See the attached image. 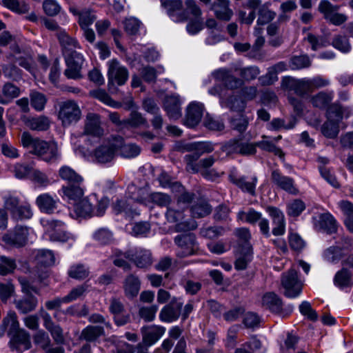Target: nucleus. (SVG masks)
Returning a JSON list of instances; mask_svg holds the SVG:
<instances>
[{
    "instance_id": "29",
    "label": "nucleus",
    "mask_w": 353,
    "mask_h": 353,
    "mask_svg": "<svg viewBox=\"0 0 353 353\" xmlns=\"http://www.w3.org/2000/svg\"><path fill=\"white\" fill-rule=\"evenodd\" d=\"M262 305L274 313H280L283 303L281 298L274 292H267L262 297Z\"/></svg>"
},
{
    "instance_id": "60",
    "label": "nucleus",
    "mask_w": 353,
    "mask_h": 353,
    "mask_svg": "<svg viewBox=\"0 0 353 353\" xmlns=\"http://www.w3.org/2000/svg\"><path fill=\"white\" fill-rule=\"evenodd\" d=\"M293 90L294 92L299 96H303L305 94L312 92L310 81L309 79H302L294 82Z\"/></svg>"
},
{
    "instance_id": "44",
    "label": "nucleus",
    "mask_w": 353,
    "mask_h": 353,
    "mask_svg": "<svg viewBox=\"0 0 353 353\" xmlns=\"http://www.w3.org/2000/svg\"><path fill=\"white\" fill-rule=\"evenodd\" d=\"M2 5L11 11L24 14L29 11V6L23 1L19 0H1Z\"/></svg>"
},
{
    "instance_id": "50",
    "label": "nucleus",
    "mask_w": 353,
    "mask_h": 353,
    "mask_svg": "<svg viewBox=\"0 0 353 353\" xmlns=\"http://www.w3.org/2000/svg\"><path fill=\"white\" fill-rule=\"evenodd\" d=\"M121 155L125 158H134L138 156L141 152L140 148L134 143H123V139L121 137V145L118 147Z\"/></svg>"
},
{
    "instance_id": "47",
    "label": "nucleus",
    "mask_w": 353,
    "mask_h": 353,
    "mask_svg": "<svg viewBox=\"0 0 353 353\" xmlns=\"http://www.w3.org/2000/svg\"><path fill=\"white\" fill-rule=\"evenodd\" d=\"M262 139H263L261 141L256 142L257 147H259L261 149L265 151L272 152L280 158L284 157V153L283 152L281 149L277 148L274 144L272 141L269 140V137L266 136H263Z\"/></svg>"
},
{
    "instance_id": "39",
    "label": "nucleus",
    "mask_w": 353,
    "mask_h": 353,
    "mask_svg": "<svg viewBox=\"0 0 353 353\" xmlns=\"http://www.w3.org/2000/svg\"><path fill=\"white\" fill-rule=\"evenodd\" d=\"M68 276L76 280H83L88 277L90 269L81 263L74 264L70 266L68 272Z\"/></svg>"
},
{
    "instance_id": "16",
    "label": "nucleus",
    "mask_w": 353,
    "mask_h": 353,
    "mask_svg": "<svg viewBox=\"0 0 353 353\" xmlns=\"http://www.w3.org/2000/svg\"><path fill=\"white\" fill-rule=\"evenodd\" d=\"M313 223L317 230L325 231L329 234L335 233L338 228L336 220L330 212L321 213L313 217Z\"/></svg>"
},
{
    "instance_id": "43",
    "label": "nucleus",
    "mask_w": 353,
    "mask_h": 353,
    "mask_svg": "<svg viewBox=\"0 0 353 353\" xmlns=\"http://www.w3.org/2000/svg\"><path fill=\"white\" fill-rule=\"evenodd\" d=\"M262 214L254 208H250L247 212L239 211L237 219L254 225L262 219Z\"/></svg>"
},
{
    "instance_id": "63",
    "label": "nucleus",
    "mask_w": 353,
    "mask_h": 353,
    "mask_svg": "<svg viewBox=\"0 0 353 353\" xmlns=\"http://www.w3.org/2000/svg\"><path fill=\"white\" fill-rule=\"evenodd\" d=\"M332 45L336 49L342 52H347L350 50L351 46L347 37L343 35H336L333 38Z\"/></svg>"
},
{
    "instance_id": "22",
    "label": "nucleus",
    "mask_w": 353,
    "mask_h": 353,
    "mask_svg": "<svg viewBox=\"0 0 353 353\" xmlns=\"http://www.w3.org/2000/svg\"><path fill=\"white\" fill-rule=\"evenodd\" d=\"M165 329L159 325L145 326L141 328L143 343L150 346L155 343L165 333Z\"/></svg>"
},
{
    "instance_id": "40",
    "label": "nucleus",
    "mask_w": 353,
    "mask_h": 353,
    "mask_svg": "<svg viewBox=\"0 0 353 353\" xmlns=\"http://www.w3.org/2000/svg\"><path fill=\"white\" fill-rule=\"evenodd\" d=\"M212 10H214L215 17L222 21H228L233 15V11L230 8V3L213 4Z\"/></svg>"
},
{
    "instance_id": "51",
    "label": "nucleus",
    "mask_w": 353,
    "mask_h": 353,
    "mask_svg": "<svg viewBox=\"0 0 353 353\" xmlns=\"http://www.w3.org/2000/svg\"><path fill=\"white\" fill-rule=\"evenodd\" d=\"M321 132L327 138L334 139L339 132V123L332 119H328L321 126Z\"/></svg>"
},
{
    "instance_id": "54",
    "label": "nucleus",
    "mask_w": 353,
    "mask_h": 353,
    "mask_svg": "<svg viewBox=\"0 0 353 353\" xmlns=\"http://www.w3.org/2000/svg\"><path fill=\"white\" fill-rule=\"evenodd\" d=\"M14 341L19 345H22L24 350H28L31 347L30 334L23 329H19L12 333Z\"/></svg>"
},
{
    "instance_id": "30",
    "label": "nucleus",
    "mask_w": 353,
    "mask_h": 353,
    "mask_svg": "<svg viewBox=\"0 0 353 353\" xmlns=\"http://www.w3.org/2000/svg\"><path fill=\"white\" fill-rule=\"evenodd\" d=\"M105 334L104 328L99 325H88L81 331L80 339L87 342H94Z\"/></svg>"
},
{
    "instance_id": "5",
    "label": "nucleus",
    "mask_w": 353,
    "mask_h": 353,
    "mask_svg": "<svg viewBox=\"0 0 353 353\" xmlns=\"http://www.w3.org/2000/svg\"><path fill=\"white\" fill-rule=\"evenodd\" d=\"M46 231L49 233L50 239L52 241L61 243H73L76 240L74 234L68 231L59 230L65 225V223L61 220H47L43 224Z\"/></svg>"
},
{
    "instance_id": "17",
    "label": "nucleus",
    "mask_w": 353,
    "mask_h": 353,
    "mask_svg": "<svg viewBox=\"0 0 353 353\" xmlns=\"http://www.w3.org/2000/svg\"><path fill=\"white\" fill-rule=\"evenodd\" d=\"M104 130L101 126L100 116L95 113H89L86 116L83 134L94 138H101Z\"/></svg>"
},
{
    "instance_id": "6",
    "label": "nucleus",
    "mask_w": 353,
    "mask_h": 353,
    "mask_svg": "<svg viewBox=\"0 0 353 353\" xmlns=\"http://www.w3.org/2000/svg\"><path fill=\"white\" fill-rule=\"evenodd\" d=\"M281 285L285 290L284 295L288 298H296L301 293L302 282L299 279L297 272L292 268L282 274Z\"/></svg>"
},
{
    "instance_id": "31",
    "label": "nucleus",
    "mask_w": 353,
    "mask_h": 353,
    "mask_svg": "<svg viewBox=\"0 0 353 353\" xmlns=\"http://www.w3.org/2000/svg\"><path fill=\"white\" fill-rule=\"evenodd\" d=\"M20 89L11 83H6L2 87V95L0 96V103L8 104L20 94Z\"/></svg>"
},
{
    "instance_id": "2",
    "label": "nucleus",
    "mask_w": 353,
    "mask_h": 353,
    "mask_svg": "<svg viewBox=\"0 0 353 353\" xmlns=\"http://www.w3.org/2000/svg\"><path fill=\"white\" fill-rule=\"evenodd\" d=\"M60 178L67 183L63 185V196L70 201H77L84 194L83 178L74 169L68 165H63L59 170Z\"/></svg>"
},
{
    "instance_id": "3",
    "label": "nucleus",
    "mask_w": 353,
    "mask_h": 353,
    "mask_svg": "<svg viewBox=\"0 0 353 353\" xmlns=\"http://www.w3.org/2000/svg\"><path fill=\"white\" fill-rule=\"evenodd\" d=\"M58 118L63 126L68 127L77 123L81 117V110L74 100H67L59 103Z\"/></svg>"
},
{
    "instance_id": "53",
    "label": "nucleus",
    "mask_w": 353,
    "mask_h": 353,
    "mask_svg": "<svg viewBox=\"0 0 353 353\" xmlns=\"http://www.w3.org/2000/svg\"><path fill=\"white\" fill-rule=\"evenodd\" d=\"M311 65L310 57L306 55L294 56L290 61V66L292 70H301Z\"/></svg>"
},
{
    "instance_id": "9",
    "label": "nucleus",
    "mask_w": 353,
    "mask_h": 353,
    "mask_svg": "<svg viewBox=\"0 0 353 353\" xmlns=\"http://www.w3.org/2000/svg\"><path fill=\"white\" fill-rule=\"evenodd\" d=\"M339 9V6H334L327 0H322L319 4V12L327 21L334 26H341L347 20L346 14L336 12Z\"/></svg>"
},
{
    "instance_id": "46",
    "label": "nucleus",
    "mask_w": 353,
    "mask_h": 353,
    "mask_svg": "<svg viewBox=\"0 0 353 353\" xmlns=\"http://www.w3.org/2000/svg\"><path fill=\"white\" fill-rule=\"evenodd\" d=\"M30 105L37 111H42L47 103L46 95L36 90H32L30 93Z\"/></svg>"
},
{
    "instance_id": "37",
    "label": "nucleus",
    "mask_w": 353,
    "mask_h": 353,
    "mask_svg": "<svg viewBox=\"0 0 353 353\" xmlns=\"http://www.w3.org/2000/svg\"><path fill=\"white\" fill-rule=\"evenodd\" d=\"M229 144L234 151L243 155H251L255 154L256 152V143H242L239 141L234 140L230 141Z\"/></svg>"
},
{
    "instance_id": "27",
    "label": "nucleus",
    "mask_w": 353,
    "mask_h": 353,
    "mask_svg": "<svg viewBox=\"0 0 353 353\" xmlns=\"http://www.w3.org/2000/svg\"><path fill=\"white\" fill-rule=\"evenodd\" d=\"M70 12L72 13L73 15L78 17V23L81 28L89 27L97 19L94 12L88 8L79 10L76 7H70Z\"/></svg>"
},
{
    "instance_id": "64",
    "label": "nucleus",
    "mask_w": 353,
    "mask_h": 353,
    "mask_svg": "<svg viewBox=\"0 0 353 353\" xmlns=\"http://www.w3.org/2000/svg\"><path fill=\"white\" fill-rule=\"evenodd\" d=\"M260 348L261 341L256 338H253L237 348L234 353H253L254 350Z\"/></svg>"
},
{
    "instance_id": "12",
    "label": "nucleus",
    "mask_w": 353,
    "mask_h": 353,
    "mask_svg": "<svg viewBox=\"0 0 353 353\" xmlns=\"http://www.w3.org/2000/svg\"><path fill=\"white\" fill-rule=\"evenodd\" d=\"M28 229L22 225H17L14 229L3 236V241L10 245L20 248L28 241Z\"/></svg>"
},
{
    "instance_id": "34",
    "label": "nucleus",
    "mask_w": 353,
    "mask_h": 353,
    "mask_svg": "<svg viewBox=\"0 0 353 353\" xmlns=\"http://www.w3.org/2000/svg\"><path fill=\"white\" fill-rule=\"evenodd\" d=\"M270 6V3L267 2L259 8L257 26H264L275 18L276 12L269 9Z\"/></svg>"
},
{
    "instance_id": "28",
    "label": "nucleus",
    "mask_w": 353,
    "mask_h": 353,
    "mask_svg": "<svg viewBox=\"0 0 353 353\" xmlns=\"http://www.w3.org/2000/svg\"><path fill=\"white\" fill-rule=\"evenodd\" d=\"M163 107L170 119H177L181 116V102L178 96L166 97Z\"/></svg>"
},
{
    "instance_id": "14",
    "label": "nucleus",
    "mask_w": 353,
    "mask_h": 353,
    "mask_svg": "<svg viewBox=\"0 0 353 353\" xmlns=\"http://www.w3.org/2000/svg\"><path fill=\"white\" fill-rule=\"evenodd\" d=\"M161 4L173 21L181 22L188 20V16L183 10L181 0H166L162 1Z\"/></svg>"
},
{
    "instance_id": "8",
    "label": "nucleus",
    "mask_w": 353,
    "mask_h": 353,
    "mask_svg": "<svg viewBox=\"0 0 353 353\" xmlns=\"http://www.w3.org/2000/svg\"><path fill=\"white\" fill-rule=\"evenodd\" d=\"M108 90H111L115 83L118 85H124L129 77L128 69L116 59L108 61Z\"/></svg>"
},
{
    "instance_id": "20",
    "label": "nucleus",
    "mask_w": 353,
    "mask_h": 353,
    "mask_svg": "<svg viewBox=\"0 0 353 353\" xmlns=\"http://www.w3.org/2000/svg\"><path fill=\"white\" fill-rule=\"evenodd\" d=\"M203 104L198 102L190 103L186 109L184 123L189 128H194L201 121L203 114Z\"/></svg>"
},
{
    "instance_id": "56",
    "label": "nucleus",
    "mask_w": 353,
    "mask_h": 353,
    "mask_svg": "<svg viewBox=\"0 0 353 353\" xmlns=\"http://www.w3.org/2000/svg\"><path fill=\"white\" fill-rule=\"evenodd\" d=\"M33 170L32 166L26 163H16L13 168V172L16 178L23 179L30 176Z\"/></svg>"
},
{
    "instance_id": "24",
    "label": "nucleus",
    "mask_w": 353,
    "mask_h": 353,
    "mask_svg": "<svg viewBox=\"0 0 353 353\" xmlns=\"http://www.w3.org/2000/svg\"><path fill=\"white\" fill-rule=\"evenodd\" d=\"M229 177L230 181L243 192L252 196L255 195V188L258 181L256 176H254L248 179L245 176H236L234 174H230Z\"/></svg>"
},
{
    "instance_id": "4",
    "label": "nucleus",
    "mask_w": 353,
    "mask_h": 353,
    "mask_svg": "<svg viewBox=\"0 0 353 353\" xmlns=\"http://www.w3.org/2000/svg\"><path fill=\"white\" fill-rule=\"evenodd\" d=\"M183 207L177 205V208L172 205L167 208L165 216L168 222L175 223V231L177 232H186L194 230L196 223L194 220L190 221H183Z\"/></svg>"
},
{
    "instance_id": "23",
    "label": "nucleus",
    "mask_w": 353,
    "mask_h": 353,
    "mask_svg": "<svg viewBox=\"0 0 353 353\" xmlns=\"http://www.w3.org/2000/svg\"><path fill=\"white\" fill-rule=\"evenodd\" d=\"M212 75L216 80L224 82L225 86L230 89L239 88L243 83L241 79L235 77L228 70L225 68L214 71Z\"/></svg>"
},
{
    "instance_id": "26",
    "label": "nucleus",
    "mask_w": 353,
    "mask_h": 353,
    "mask_svg": "<svg viewBox=\"0 0 353 353\" xmlns=\"http://www.w3.org/2000/svg\"><path fill=\"white\" fill-rule=\"evenodd\" d=\"M123 290L126 297L133 299L136 297L141 289V281L133 274L128 275L123 281Z\"/></svg>"
},
{
    "instance_id": "33",
    "label": "nucleus",
    "mask_w": 353,
    "mask_h": 353,
    "mask_svg": "<svg viewBox=\"0 0 353 353\" xmlns=\"http://www.w3.org/2000/svg\"><path fill=\"white\" fill-rule=\"evenodd\" d=\"M73 202L75 204L74 211L79 216H90L94 212L92 204L88 198L81 197Z\"/></svg>"
},
{
    "instance_id": "55",
    "label": "nucleus",
    "mask_w": 353,
    "mask_h": 353,
    "mask_svg": "<svg viewBox=\"0 0 353 353\" xmlns=\"http://www.w3.org/2000/svg\"><path fill=\"white\" fill-rule=\"evenodd\" d=\"M37 260L39 263L45 266L52 265L55 262V258L52 251L50 250H40L37 254Z\"/></svg>"
},
{
    "instance_id": "7",
    "label": "nucleus",
    "mask_w": 353,
    "mask_h": 353,
    "mask_svg": "<svg viewBox=\"0 0 353 353\" xmlns=\"http://www.w3.org/2000/svg\"><path fill=\"white\" fill-rule=\"evenodd\" d=\"M121 137H112L98 147L94 152V157L98 162L105 163L111 161L118 147L121 145Z\"/></svg>"
},
{
    "instance_id": "25",
    "label": "nucleus",
    "mask_w": 353,
    "mask_h": 353,
    "mask_svg": "<svg viewBox=\"0 0 353 353\" xmlns=\"http://www.w3.org/2000/svg\"><path fill=\"white\" fill-rule=\"evenodd\" d=\"M58 199H54L49 193H43L36 199V204L39 209L44 213L52 214L57 208Z\"/></svg>"
},
{
    "instance_id": "48",
    "label": "nucleus",
    "mask_w": 353,
    "mask_h": 353,
    "mask_svg": "<svg viewBox=\"0 0 353 353\" xmlns=\"http://www.w3.org/2000/svg\"><path fill=\"white\" fill-rule=\"evenodd\" d=\"M334 282L341 289L350 286L352 284L350 272L347 269L343 268L335 274Z\"/></svg>"
},
{
    "instance_id": "19",
    "label": "nucleus",
    "mask_w": 353,
    "mask_h": 353,
    "mask_svg": "<svg viewBox=\"0 0 353 353\" xmlns=\"http://www.w3.org/2000/svg\"><path fill=\"white\" fill-rule=\"evenodd\" d=\"M272 183L279 188L293 194L298 192L292 178L283 175L279 170H274L271 173Z\"/></svg>"
},
{
    "instance_id": "11",
    "label": "nucleus",
    "mask_w": 353,
    "mask_h": 353,
    "mask_svg": "<svg viewBox=\"0 0 353 353\" xmlns=\"http://www.w3.org/2000/svg\"><path fill=\"white\" fill-rule=\"evenodd\" d=\"M183 303L181 299L174 298L172 301L165 305L159 312V319L164 323L176 321L181 314Z\"/></svg>"
},
{
    "instance_id": "49",
    "label": "nucleus",
    "mask_w": 353,
    "mask_h": 353,
    "mask_svg": "<svg viewBox=\"0 0 353 353\" xmlns=\"http://www.w3.org/2000/svg\"><path fill=\"white\" fill-rule=\"evenodd\" d=\"M33 341L37 347L43 351L48 350L49 346L52 344L48 334L43 330H39L33 335Z\"/></svg>"
},
{
    "instance_id": "52",
    "label": "nucleus",
    "mask_w": 353,
    "mask_h": 353,
    "mask_svg": "<svg viewBox=\"0 0 353 353\" xmlns=\"http://www.w3.org/2000/svg\"><path fill=\"white\" fill-rule=\"evenodd\" d=\"M305 209V204L301 199H294L287 204V214L290 216H298Z\"/></svg>"
},
{
    "instance_id": "42",
    "label": "nucleus",
    "mask_w": 353,
    "mask_h": 353,
    "mask_svg": "<svg viewBox=\"0 0 353 353\" xmlns=\"http://www.w3.org/2000/svg\"><path fill=\"white\" fill-rule=\"evenodd\" d=\"M334 97V92H320L311 98L312 105L319 108H324L328 105Z\"/></svg>"
},
{
    "instance_id": "10",
    "label": "nucleus",
    "mask_w": 353,
    "mask_h": 353,
    "mask_svg": "<svg viewBox=\"0 0 353 353\" xmlns=\"http://www.w3.org/2000/svg\"><path fill=\"white\" fill-rule=\"evenodd\" d=\"M127 257L138 268H148L152 264V256L149 250L142 248H136L127 252Z\"/></svg>"
},
{
    "instance_id": "41",
    "label": "nucleus",
    "mask_w": 353,
    "mask_h": 353,
    "mask_svg": "<svg viewBox=\"0 0 353 353\" xmlns=\"http://www.w3.org/2000/svg\"><path fill=\"white\" fill-rule=\"evenodd\" d=\"M33 215V212L30 205L28 203H24L19 205L12 212L11 217L16 221L30 219Z\"/></svg>"
},
{
    "instance_id": "58",
    "label": "nucleus",
    "mask_w": 353,
    "mask_h": 353,
    "mask_svg": "<svg viewBox=\"0 0 353 353\" xmlns=\"http://www.w3.org/2000/svg\"><path fill=\"white\" fill-rule=\"evenodd\" d=\"M211 207L203 201L194 204L191 208L192 214L194 218L205 216L211 212Z\"/></svg>"
},
{
    "instance_id": "35",
    "label": "nucleus",
    "mask_w": 353,
    "mask_h": 353,
    "mask_svg": "<svg viewBox=\"0 0 353 353\" xmlns=\"http://www.w3.org/2000/svg\"><path fill=\"white\" fill-rule=\"evenodd\" d=\"M17 309L21 313H28L35 309L37 305V299L32 295H28L27 297L16 300L14 301Z\"/></svg>"
},
{
    "instance_id": "32",
    "label": "nucleus",
    "mask_w": 353,
    "mask_h": 353,
    "mask_svg": "<svg viewBox=\"0 0 353 353\" xmlns=\"http://www.w3.org/2000/svg\"><path fill=\"white\" fill-rule=\"evenodd\" d=\"M125 128H138L149 126L147 119L137 110H132L128 119H125Z\"/></svg>"
},
{
    "instance_id": "57",
    "label": "nucleus",
    "mask_w": 353,
    "mask_h": 353,
    "mask_svg": "<svg viewBox=\"0 0 353 353\" xmlns=\"http://www.w3.org/2000/svg\"><path fill=\"white\" fill-rule=\"evenodd\" d=\"M191 154H186L184 157V161L186 163V170L191 173L198 172V165L196 161L201 156L197 151L193 150Z\"/></svg>"
},
{
    "instance_id": "61",
    "label": "nucleus",
    "mask_w": 353,
    "mask_h": 353,
    "mask_svg": "<svg viewBox=\"0 0 353 353\" xmlns=\"http://www.w3.org/2000/svg\"><path fill=\"white\" fill-rule=\"evenodd\" d=\"M29 127L33 130L44 131L49 128L50 121L47 117L42 116L33 118L29 121Z\"/></svg>"
},
{
    "instance_id": "1",
    "label": "nucleus",
    "mask_w": 353,
    "mask_h": 353,
    "mask_svg": "<svg viewBox=\"0 0 353 353\" xmlns=\"http://www.w3.org/2000/svg\"><path fill=\"white\" fill-rule=\"evenodd\" d=\"M21 143L23 148L30 149L31 154L44 161L54 162L59 157L55 143L33 137L28 132H23L21 134Z\"/></svg>"
},
{
    "instance_id": "59",
    "label": "nucleus",
    "mask_w": 353,
    "mask_h": 353,
    "mask_svg": "<svg viewBox=\"0 0 353 353\" xmlns=\"http://www.w3.org/2000/svg\"><path fill=\"white\" fill-rule=\"evenodd\" d=\"M17 267L15 261L4 256L0 257V274L5 276L13 272Z\"/></svg>"
},
{
    "instance_id": "38",
    "label": "nucleus",
    "mask_w": 353,
    "mask_h": 353,
    "mask_svg": "<svg viewBox=\"0 0 353 353\" xmlns=\"http://www.w3.org/2000/svg\"><path fill=\"white\" fill-rule=\"evenodd\" d=\"M252 258V248L251 245H247L245 248H242L241 256L236 260L234 266L238 270H245L247 268Z\"/></svg>"
},
{
    "instance_id": "15",
    "label": "nucleus",
    "mask_w": 353,
    "mask_h": 353,
    "mask_svg": "<svg viewBox=\"0 0 353 353\" xmlns=\"http://www.w3.org/2000/svg\"><path fill=\"white\" fill-rule=\"evenodd\" d=\"M57 38L62 48L64 58L74 57V54H81L76 51V49L80 48L77 41L70 37L64 30L59 31Z\"/></svg>"
},
{
    "instance_id": "62",
    "label": "nucleus",
    "mask_w": 353,
    "mask_h": 353,
    "mask_svg": "<svg viewBox=\"0 0 353 353\" xmlns=\"http://www.w3.org/2000/svg\"><path fill=\"white\" fill-rule=\"evenodd\" d=\"M230 123L234 130L241 133L246 130L248 125V119L245 115L239 114L231 119Z\"/></svg>"
},
{
    "instance_id": "21",
    "label": "nucleus",
    "mask_w": 353,
    "mask_h": 353,
    "mask_svg": "<svg viewBox=\"0 0 353 353\" xmlns=\"http://www.w3.org/2000/svg\"><path fill=\"white\" fill-rule=\"evenodd\" d=\"M65 61L67 68L64 74L68 79H78L81 78V70L83 63L82 54H74V57H66Z\"/></svg>"
},
{
    "instance_id": "18",
    "label": "nucleus",
    "mask_w": 353,
    "mask_h": 353,
    "mask_svg": "<svg viewBox=\"0 0 353 353\" xmlns=\"http://www.w3.org/2000/svg\"><path fill=\"white\" fill-rule=\"evenodd\" d=\"M266 212L272 220V234L274 236L283 235L285 232V219L283 212L273 206L267 207Z\"/></svg>"
},
{
    "instance_id": "13",
    "label": "nucleus",
    "mask_w": 353,
    "mask_h": 353,
    "mask_svg": "<svg viewBox=\"0 0 353 353\" xmlns=\"http://www.w3.org/2000/svg\"><path fill=\"white\" fill-rule=\"evenodd\" d=\"M175 243L180 248L177 252L179 257H185L194 254L196 239L192 234L178 235L174 239Z\"/></svg>"
},
{
    "instance_id": "36",
    "label": "nucleus",
    "mask_w": 353,
    "mask_h": 353,
    "mask_svg": "<svg viewBox=\"0 0 353 353\" xmlns=\"http://www.w3.org/2000/svg\"><path fill=\"white\" fill-rule=\"evenodd\" d=\"M90 95L108 106L114 108H119L121 107V103L113 100L104 90L98 88L90 90Z\"/></svg>"
},
{
    "instance_id": "45",
    "label": "nucleus",
    "mask_w": 353,
    "mask_h": 353,
    "mask_svg": "<svg viewBox=\"0 0 353 353\" xmlns=\"http://www.w3.org/2000/svg\"><path fill=\"white\" fill-rule=\"evenodd\" d=\"M88 287L89 285L86 283L76 286L72 288L66 296H63V301H65V303H68L78 299H81L85 296L88 290Z\"/></svg>"
}]
</instances>
